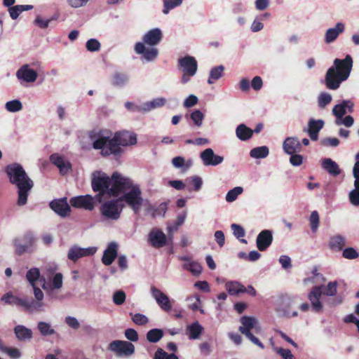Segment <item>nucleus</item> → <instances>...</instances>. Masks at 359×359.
I'll use <instances>...</instances> for the list:
<instances>
[{
    "instance_id": "nucleus-31",
    "label": "nucleus",
    "mask_w": 359,
    "mask_h": 359,
    "mask_svg": "<svg viewBox=\"0 0 359 359\" xmlns=\"http://www.w3.org/2000/svg\"><path fill=\"white\" fill-rule=\"evenodd\" d=\"M166 103V99L164 97H156L151 101L143 103L144 113L149 112L157 108L163 107Z\"/></svg>"
},
{
    "instance_id": "nucleus-13",
    "label": "nucleus",
    "mask_w": 359,
    "mask_h": 359,
    "mask_svg": "<svg viewBox=\"0 0 359 359\" xmlns=\"http://www.w3.org/2000/svg\"><path fill=\"white\" fill-rule=\"evenodd\" d=\"M109 350L117 357H130L135 353V346L128 341L114 340L109 344Z\"/></svg>"
},
{
    "instance_id": "nucleus-18",
    "label": "nucleus",
    "mask_w": 359,
    "mask_h": 359,
    "mask_svg": "<svg viewBox=\"0 0 359 359\" xmlns=\"http://www.w3.org/2000/svg\"><path fill=\"white\" fill-rule=\"evenodd\" d=\"M346 25L342 22H337L334 27L327 29L324 34V42L326 44L333 43L338 37L344 32Z\"/></svg>"
},
{
    "instance_id": "nucleus-60",
    "label": "nucleus",
    "mask_w": 359,
    "mask_h": 359,
    "mask_svg": "<svg viewBox=\"0 0 359 359\" xmlns=\"http://www.w3.org/2000/svg\"><path fill=\"white\" fill-rule=\"evenodd\" d=\"M342 255L348 259H353L358 257V252L353 248H346L343 250Z\"/></svg>"
},
{
    "instance_id": "nucleus-59",
    "label": "nucleus",
    "mask_w": 359,
    "mask_h": 359,
    "mask_svg": "<svg viewBox=\"0 0 359 359\" xmlns=\"http://www.w3.org/2000/svg\"><path fill=\"white\" fill-rule=\"evenodd\" d=\"M86 49L90 52H97L100 50L101 44L98 40L90 39L86 43Z\"/></svg>"
},
{
    "instance_id": "nucleus-27",
    "label": "nucleus",
    "mask_w": 359,
    "mask_h": 359,
    "mask_svg": "<svg viewBox=\"0 0 359 359\" xmlns=\"http://www.w3.org/2000/svg\"><path fill=\"white\" fill-rule=\"evenodd\" d=\"M324 121L321 119L316 120L311 118L308 123V128L304 131L308 133L312 140L316 141L318 138V133L324 126Z\"/></svg>"
},
{
    "instance_id": "nucleus-39",
    "label": "nucleus",
    "mask_w": 359,
    "mask_h": 359,
    "mask_svg": "<svg viewBox=\"0 0 359 359\" xmlns=\"http://www.w3.org/2000/svg\"><path fill=\"white\" fill-rule=\"evenodd\" d=\"M182 268L191 272L194 276H199L202 273L201 265L198 262L194 260L191 262L184 264L182 265Z\"/></svg>"
},
{
    "instance_id": "nucleus-24",
    "label": "nucleus",
    "mask_w": 359,
    "mask_h": 359,
    "mask_svg": "<svg viewBox=\"0 0 359 359\" xmlns=\"http://www.w3.org/2000/svg\"><path fill=\"white\" fill-rule=\"evenodd\" d=\"M272 241V231L268 229L263 230L258 234L257 237V248L260 251H264L271 245Z\"/></svg>"
},
{
    "instance_id": "nucleus-16",
    "label": "nucleus",
    "mask_w": 359,
    "mask_h": 359,
    "mask_svg": "<svg viewBox=\"0 0 359 359\" xmlns=\"http://www.w3.org/2000/svg\"><path fill=\"white\" fill-rule=\"evenodd\" d=\"M152 297L155 299L158 306L164 311L169 312L172 309V303L169 297L160 289L155 286L150 287Z\"/></svg>"
},
{
    "instance_id": "nucleus-51",
    "label": "nucleus",
    "mask_w": 359,
    "mask_h": 359,
    "mask_svg": "<svg viewBox=\"0 0 359 359\" xmlns=\"http://www.w3.org/2000/svg\"><path fill=\"white\" fill-rule=\"evenodd\" d=\"M128 77L123 74L116 73L111 79V83L116 86H123L127 83Z\"/></svg>"
},
{
    "instance_id": "nucleus-14",
    "label": "nucleus",
    "mask_w": 359,
    "mask_h": 359,
    "mask_svg": "<svg viewBox=\"0 0 359 359\" xmlns=\"http://www.w3.org/2000/svg\"><path fill=\"white\" fill-rule=\"evenodd\" d=\"M355 163L353 167V177L354 178V189L348 193V200L351 205L359 206V151L355 155Z\"/></svg>"
},
{
    "instance_id": "nucleus-3",
    "label": "nucleus",
    "mask_w": 359,
    "mask_h": 359,
    "mask_svg": "<svg viewBox=\"0 0 359 359\" xmlns=\"http://www.w3.org/2000/svg\"><path fill=\"white\" fill-rule=\"evenodd\" d=\"M5 172L8 177L9 182L17 189V204L19 206L25 205L34 187L33 180L27 175L22 165L18 163L8 165L5 168Z\"/></svg>"
},
{
    "instance_id": "nucleus-25",
    "label": "nucleus",
    "mask_w": 359,
    "mask_h": 359,
    "mask_svg": "<svg viewBox=\"0 0 359 359\" xmlns=\"http://www.w3.org/2000/svg\"><path fill=\"white\" fill-rule=\"evenodd\" d=\"M51 209L61 217H67L69 215L71 209L66 198L55 200L50 202Z\"/></svg>"
},
{
    "instance_id": "nucleus-22",
    "label": "nucleus",
    "mask_w": 359,
    "mask_h": 359,
    "mask_svg": "<svg viewBox=\"0 0 359 359\" xmlns=\"http://www.w3.org/2000/svg\"><path fill=\"white\" fill-rule=\"evenodd\" d=\"M50 162L55 165L61 175L67 174L72 169V165L69 161L58 154H53L50 156Z\"/></svg>"
},
{
    "instance_id": "nucleus-61",
    "label": "nucleus",
    "mask_w": 359,
    "mask_h": 359,
    "mask_svg": "<svg viewBox=\"0 0 359 359\" xmlns=\"http://www.w3.org/2000/svg\"><path fill=\"white\" fill-rule=\"evenodd\" d=\"M125 107L127 109L131 111L144 113L143 103L141 104H136L131 102H127L125 103Z\"/></svg>"
},
{
    "instance_id": "nucleus-5",
    "label": "nucleus",
    "mask_w": 359,
    "mask_h": 359,
    "mask_svg": "<svg viewBox=\"0 0 359 359\" xmlns=\"http://www.w3.org/2000/svg\"><path fill=\"white\" fill-rule=\"evenodd\" d=\"M337 281H330L326 285H321L314 286L308 294V299L311 302L313 310L316 313L322 312L323 304L320 300L323 295L332 297L326 303L329 306L333 307L342 304L344 299L341 296H337Z\"/></svg>"
},
{
    "instance_id": "nucleus-43",
    "label": "nucleus",
    "mask_w": 359,
    "mask_h": 359,
    "mask_svg": "<svg viewBox=\"0 0 359 359\" xmlns=\"http://www.w3.org/2000/svg\"><path fill=\"white\" fill-rule=\"evenodd\" d=\"M168 210V203L166 202L161 203L157 208L153 206V209L145 210L147 213L150 214L153 217H164Z\"/></svg>"
},
{
    "instance_id": "nucleus-57",
    "label": "nucleus",
    "mask_w": 359,
    "mask_h": 359,
    "mask_svg": "<svg viewBox=\"0 0 359 359\" xmlns=\"http://www.w3.org/2000/svg\"><path fill=\"white\" fill-rule=\"evenodd\" d=\"M273 351L278 353L283 359H295L294 356L289 349H285L280 347L273 346Z\"/></svg>"
},
{
    "instance_id": "nucleus-44",
    "label": "nucleus",
    "mask_w": 359,
    "mask_h": 359,
    "mask_svg": "<svg viewBox=\"0 0 359 359\" xmlns=\"http://www.w3.org/2000/svg\"><path fill=\"white\" fill-rule=\"evenodd\" d=\"M24 240L26 243L25 245L18 244L17 241L15 242L16 249L20 253L25 252L28 247L32 246L35 242V238L31 233H26L24 236Z\"/></svg>"
},
{
    "instance_id": "nucleus-34",
    "label": "nucleus",
    "mask_w": 359,
    "mask_h": 359,
    "mask_svg": "<svg viewBox=\"0 0 359 359\" xmlns=\"http://www.w3.org/2000/svg\"><path fill=\"white\" fill-rule=\"evenodd\" d=\"M225 288L230 295H237L243 293L244 285L238 281H228L225 284Z\"/></svg>"
},
{
    "instance_id": "nucleus-58",
    "label": "nucleus",
    "mask_w": 359,
    "mask_h": 359,
    "mask_svg": "<svg viewBox=\"0 0 359 359\" xmlns=\"http://www.w3.org/2000/svg\"><path fill=\"white\" fill-rule=\"evenodd\" d=\"M334 123L337 126L343 125L345 127L350 128L353 126L354 123V118H353V116L348 115L346 116H343L342 118H340L338 120H335Z\"/></svg>"
},
{
    "instance_id": "nucleus-10",
    "label": "nucleus",
    "mask_w": 359,
    "mask_h": 359,
    "mask_svg": "<svg viewBox=\"0 0 359 359\" xmlns=\"http://www.w3.org/2000/svg\"><path fill=\"white\" fill-rule=\"evenodd\" d=\"M123 207L121 198L112 199L104 202L100 206V211L106 220L116 221L120 218Z\"/></svg>"
},
{
    "instance_id": "nucleus-15",
    "label": "nucleus",
    "mask_w": 359,
    "mask_h": 359,
    "mask_svg": "<svg viewBox=\"0 0 359 359\" xmlns=\"http://www.w3.org/2000/svg\"><path fill=\"white\" fill-rule=\"evenodd\" d=\"M96 252V247L81 248L75 245L69 249L67 252V258L69 260L75 262L82 257L92 256Z\"/></svg>"
},
{
    "instance_id": "nucleus-7",
    "label": "nucleus",
    "mask_w": 359,
    "mask_h": 359,
    "mask_svg": "<svg viewBox=\"0 0 359 359\" xmlns=\"http://www.w3.org/2000/svg\"><path fill=\"white\" fill-rule=\"evenodd\" d=\"M121 193H124L123 196L120 198L121 201H125L135 213L138 214L142 207H144L145 210L153 209V205L149 201L142 198L140 187L133 185L130 180L128 186L121 190Z\"/></svg>"
},
{
    "instance_id": "nucleus-63",
    "label": "nucleus",
    "mask_w": 359,
    "mask_h": 359,
    "mask_svg": "<svg viewBox=\"0 0 359 359\" xmlns=\"http://www.w3.org/2000/svg\"><path fill=\"white\" fill-rule=\"evenodd\" d=\"M321 143L325 147H337L339 144V140L336 137H326L322 140Z\"/></svg>"
},
{
    "instance_id": "nucleus-40",
    "label": "nucleus",
    "mask_w": 359,
    "mask_h": 359,
    "mask_svg": "<svg viewBox=\"0 0 359 359\" xmlns=\"http://www.w3.org/2000/svg\"><path fill=\"white\" fill-rule=\"evenodd\" d=\"M172 164L175 168L187 170L192 165V161L191 160L186 161L182 156H176L172 158Z\"/></svg>"
},
{
    "instance_id": "nucleus-56",
    "label": "nucleus",
    "mask_w": 359,
    "mask_h": 359,
    "mask_svg": "<svg viewBox=\"0 0 359 359\" xmlns=\"http://www.w3.org/2000/svg\"><path fill=\"white\" fill-rule=\"evenodd\" d=\"M182 2V0H163L164 8L163 13L168 14L171 9L180 5Z\"/></svg>"
},
{
    "instance_id": "nucleus-32",
    "label": "nucleus",
    "mask_w": 359,
    "mask_h": 359,
    "mask_svg": "<svg viewBox=\"0 0 359 359\" xmlns=\"http://www.w3.org/2000/svg\"><path fill=\"white\" fill-rule=\"evenodd\" d=\"M236 135L239 140L246 141L252 137L253 130L245 124H240L236 129Z\"/></svg>"
},
{
    "instance_id": "nucleus-4",
    "label": "nucleus",
    "mask_w": 359,
    "mask_h": 359,
    "mask_svg": "<svg viewBox=\"0 0 359 359\" xmlns=\"http://www.w3.org/2000/svg\"><path fill=\"white\" fill-rule=\"evenodd\" d=\"M353 64V58L348 54L344 59L335 58L333 66L327 70L325 76L326 87L330 90L338 89L341 83L350 76Z\"/></svg>"
},
{
    "instance_id": "nucleus-8",
    "label": "nucleus",
    "mask_w": 359,
    "mask_h": 359,
    "mask_svg": "<svg viewBox=\"0 0 359 359\" xmlns=\"http://www.w3.org/2000/svg\"><path fill=\"white\" fill-rule=\"evenodd\" d=\"M240 322L241 325L238 330L252 343L263 349L264 348L263 344L254 335V334H258L262 332V327L258 320L253 316H243L241 318Z\"/></svg>"
},
{
    "instance_id": "nucleus-19",
    "label": "nucleus",
    "mask_w": 359,
    "mask_h": 359,
    "mask_svg": "<svg viewBox=\"0 0 359 359\" xmlns=\"http://www.w3.org/2000/svg\"><path fill=\"white\" fill-rule=\"evenodd\" d=\"M201 160L205 166H217L224 161V157L215 154L211 148H207L200 154Z\"/></svg>"
},
{
    "instance_id": "nucleus-20",
    "label": "nucleus",
    "mask_w": 359,
    "mask_h": 359,
    "mask_svg": "<svg viewBox=\"0 0 359 359\" xmlns=\"http://www.w3.org/2000/svg\"><path fill=\"white\" fill-rule=\"evenodd\" d=\"M148 241L152 247L160 248L166 245L167 236L160 229L153 228L148 235Z\"/></svg>"
},
{
    "instance_id": "nucleus-54",
    "label": "nucleus",
    "mask_w": 359,
    "mask_h": 359,
    "mask_svg": "<svg viewBox=\"0 0 359 359\" xmlns=\"http://www.w3.org/2000/svg\"><path fill=\"white\" fill-rule=\"evenodd\" d=\"M126 299V294L123 290H117L113 294L112 299L113 302L117 305H122Z\"/></svg>"
},
{
    "instance_id": "nucleus-35",
    "label": "nucleus",
    "mask_w": 359,
    "mask_h": 359,
    "mask_svg": "<svg viewBox=\"0 0 359 359\" xmlns=\"http://www.w3.org/2000/svg\"><path fill=\"white\" fill-rule=\"evenodd\" d=\"M186 301L189 302V308L191 310L194 311L198 310L201 313H205L202 309L201 298L198 294L187 297Z\"/></svg>"
},
{
    "instance_id": "nucleus-53",
    "label": "nucleus",
    "mask_w": 359,
    "mask_h": 359,
    "mask_svg": "<svg viewBox=\"0 0 359 359\" xmlns=\"http://www.w3.org/2000/svg\"><path fill=\"white\" fill-rule=\"evenodd\" d=\"M154 359H178L175 353L168 354L163 349L159 348L156 350Z\"/></svg>"
},
{
    "instance_id": "nucleus-30",
    "label": "nucleus",
    "mask_w": 359,
    "mask_h": 359,
    "mask_svg": "<svg viewBox=\"0 0 359 359\" xmlns=\"http://www.w3.org/2000/svg\"><path fill=\"white\" fill-rule=\"evenodd\" d=\"M345 245L346 238L342 235L337 234L330 238L329 247L333 251H341Z\"/></svg>"
},
{
    "instance_id": "nucleus-1",
    "label": "nucleus",
    "mask_w": 359,
    "mask_h": 359,
    "mask_svg": "<svg viewBox=\"0 0 359 359\" xmlns=\"http://www.w3.org/2000/svg\"><path fill=\"white\" fill-rule=\"evenodd\" d=\"M90 137L93 149L100 150L103 156L119 154L121 151V146L128 147L137 143V135L128 131L116 133L113 137L109 133H99L96 136Z\"/></svg>"
},
{
    "instance_id": "nucleus-47",
    "label": "nucleus",
    "mask_w": 359,
    "mask_h": 359,
    "mask_svg": "<svg viewBox=\"0 0 359 359\" xmlns=\"http://www.w3.org/2000/svg\"><path fill=\"white\" fill-rule=\"evenodd\" d=\"M243 192V189L241 187H236L229 190L226 194L225 199L229 203L235 201L238 196Z\"/></svg>"
},
{
    "instance_id": "nucleus-52",
    "label": "nucleus",
    "mask_w": 359,
    "mask_h": 359,
    "mask_svg": "<svg viewBox=\"0 0 359 359\" xmlns=\"http://www.w3.org/2000/svg\"><path fill=\"white\" fill-rule=\"evenodd\" d=\"M133 322L137 325H144L149 323V318L142 313H130Z\"/></svg>"
},
{
    "instance_id": "nucleus-64",
    "label": "nucleus",
    "mask_w": 359,
    "mask_h": 359,
    "mask_svg": "<svg viewBox=\"0 0 359 359\" xmlns=\"http://www.w3.org/2000/svg\"><path fill=\"white\" fill-rule=\"evenodd\" d=\"M4 351L10 358L13 359H18L21 356V353L19 349L13 347H7Z\"/></svg>"
},
{
    "instance_id": "nucleus-21",
    "label": "nucleus",
    "mask_w": 359,
    "mask_h": 359,
    "mask_svg": "<svg viewBox=\"0 0 359 359\" xmlns=\"http://www.w3.org/2000/svg\"><path fill=\"white\" fill-rule=\"evenodd\" d=\"M354 103L350 100H344L340 103L337 104L332 109V114L335 116V120L342 118L347 112L353 111Z\"/></svg>"
},
{
    "instance_id": "nucleus-42",
    "label": "nucleus",
    "mask_w": 359,
    "mask_h": 359,
    "mask_svg": "<svg viewBox=\"0 0 359 359\" xmlns=\"http://www.w3.org/2000/svg\"><path fill=\"white\" fill-rule=\"evenodd\" d=\"M42 277L38 268L30 269L26 274V278L32 286L36 285V281L38 280L41 281Z\"/></svg>"
},
{
    "instance_id": "nucleus-55",
    "label": "nucleus",
    "mask_w": 359,
    "mask_h": 359,
    "mask_svg": "<svg viewBox=\"0 0 359 359\" xmlns=\"http://www.w3.org/2000/svg\"><path fill=\"white\" fill-rule=\"evenodd\" d=\"M190 116L196 126L198 127H201L202 126L204 114L201 111L198 109L194 110L191 112Z\"/></svg>"
},
{
    "instance_id": "nucleus-62",
    "label": "nucleus",
    "mask_w": 359,
    "mask_h": 359,
    "mask_svg": "<svg viewBox=\"0 0 359 359\" xmlns=\"http://www.w3.org/2000/svg\"><path fill=\"white\" fill-rule=\"evenodd\" d=\"M231 228L237 238H243L245 234L244 229L238 224H232Z\"/></svg>"
},
{
    "instance_id": "nucleus-41",
    "label": "nucleus",
    "mask_w": 359,
    "mask_h": 359,
    "mask_svg": "<svg viewBox=\"0 0 359 359\" xmlns=\"http://www.w3.org/2000/svg\"><path fill=\"white\" fill-rule=\"evenodd\" d=\"M269 154V149L266 146H261L250 150V156L253 158H264Z\"/></svg>"
},
{
    "instance_id": "nucleus-33",
    "label": "nucleus",
    "mask_w": 359,
    "mask_h": 359,
    "mask_svg": "<svg viewBox=\"0 0 359 359\" xmlns=\"http://www.w3.org/2000/svg\"><path fill=\"white\" fill-rule=\"evenodd\" d=\"M14 332L17 338L20 341L29 340L32 338V330L23 325H17Z\"/></svg>"
},
{
    "instance_id": "nucleus-23",
    "label": "nucleus",
    "mask_w": 359,
    "mask_h": 359,
    "mask_svg": "<svg viewBox=\"0 0 359 359\" xmlns=\"http://www.w3.org/2000/svg\"><path fill=\"white\" fill-rule=\"evenodd\" d=\"M283 149L287 154H294L301 152L302 147L297 137H287L283 142Z\"/></svg>"
},
{
    "instance_id": "nucleus-50",
    "label": "nucleus",
    "mask_w": 359,
    "mask_h": 359,
    "mask_svg": "<svg viewBox=\"0 0 359 359\" xmlns=\"http://www.w3.org/2000/svg\"><path fill=\"white\" fill-rule=\"evenodd\" d=\"M309 224L311 231L313 232H316L318 230L320 224L319 214L316 210L311 212L309 217Z\"/></svg>"
},
{
    "instance_id": "nucleus-38",
    "label": "nucleus",
    "mask_w": 359,
    "mask_h": 359,
    "mask_svg": "<svg viewBox=\"0 0 359 359\" xmlns=\"http://www.w3.org/2000/svg\"><path fill=\"white\" fill-rule=\"evenodd\" d=\"M224 67L223 65H219L212 67L210 71L208 83L209 84H213L216 81L222 77L224 74Z\"/></svg>"
},
{
    "instance_id": "nucleus-2",
    "label": "nucleus",
    "mask_w": 359,
    "mask_h": 359,
    "mask_svg": "<svg viewBox=\"0 0 359 359\" xmlns=\"http://www.w3.org/2000/svg\"><path fill=\"white\" fill-rule=\"evenodd\" d=\"M129 184V179L123 177L118 172H114L109 177L101 170H95L91 174V186L94 191L99 192L95 196L99 201L104 193L116 196L121 191Z\"/></svg>"
},
{
    "instance_id": "nucleus-17",
    "label": "nucleus",
    "mask_w": 359,
    "mask_h": 359,
    "mask_svg": "<svg viewBox=\"0 0 359 359\" xmlns=\"http://www.w3.org/2000/svg\"><path fill=\"white\" fill-rule=\"evenodd\" d=\"M98 201L95 196L90 195L79 196L70 199L72 206L76 208H83L88 210H92L95 208V202Z\"/></svg>"
},
{
    "instance_id": "nucleus-26",
    "label": "nucleus",
    "mask_w": 359,
    "mask_h": 359,
    "mask_svg": "<svg viewBox=\"0 0 359 359\" xmlns=\"http://www.w3.org/2000/svg\"><path fill=\"white\" fill-rule=\"evenodd\" d=\"M117 255L118 244L116 242H111L104 251L102 262L104 265L109 266L113 263Z\"/></svg>"
},
{
    "instance_id": "nucleus-12",
    "label": "nucleus",
    "mask_w": 359,
    "mask_h": 359,
    "mask_svg": "<svg viewBox=\"0 0 359 359\" xmlns=\"http://www.w3.org/2000/svg\"><path fill=\"white\" fill-rule=\"evenodd\" d=\"M15 76L21 85H25L35 83L39 77V74L30 64H23L16 71Z\"/></svg>"
},
{
    "instance_id": "nucleus-28",
    "label": "nucleus",
    "mask_w": 359,
    "mask_h": 359,
    "mask_svg": "<svg viewBox=\"0 0 359 359\" xmlns=\"http://www.w3.org/2000/svg\"><path fill=\"white\" fill-rule=\"evenodd\" d=\"M203 330V327L198 321H196L187 326L186 334L189 339L195 340L200 338Z\"/></svg>"
},
{
    "instance_id": "nucleus-48",
    "label": "nucleus",
    "mask_w": 359,
    "mask_h": 359,
    "mask_svg": "<svg viewBox=\"0 0 359 359\" xmlns=\"http://www.w3.org/2000/svg\"><path fill=\"white\" fill-rule=\"evenodd\" d=\"M45 304L43 301L32 300L28 302L27 310L30 312L44 311Z\"/></svg>"
},
{
    "instance_id": "nucleus-45",
    "label": "nucleus",
    "mask_w": 359,
    "mask_h": 359,
    "mask_svg": "<svg viewBox=\"0 0 359 359\" xmlns=\"http://www.w3.org/2000/svg\"><path fill=\"white\" fill-rule=\"evenodd\" d=\"M163 337V331L161 329H151L147 333V339L151 343L158 342Z\"/></svg>"
},
{
    "instance_id": "nucleus-9",
    "label": "nucleus",
    "mask_w": 359,
    "mask_h": 359,
    "mask_svg": "<svg viewBox=\"0 0 359 359\" xmlns=\"http://www.w3.org/2000/svg\"><path fill=\"white\" fill-rule=\"evenodd\" d=\"M56 271L57 266L55 265L46 266L44 276L41 279L42 288L48 293L62 287L63 275Z\"/></svg>"
},
{
    "instance_id": "nucleus-6",
    "label": "nucleus",
    "mask_w": 359,
    "mask_h": 359,
    "mask_svg": "<svg viewBox=\"0 0 359 359\" xmlns=\"http://www.w3.org/2000/svg\"><path fill=\"white\" fill-rule=\"evenodd\" d=\"M163 34L159 28H154L147 32L143 37V42H137L135 51L141 55L147 62L154 60L158 55V50L154 46L160 43Z\"/></svg>"
},
{
    "instance_id": "nucleus-37",
    "label": "nucleus",
    "mask_w": 359,
    "mask_h": 359,
    "mask_svg": "<svg viewBox=\"0 0 359 359\" xmlns=\"http://www.w3.org/2000/svg\"><path fill=\"white\" fill-rule=\"evenodd\" d=\"M32 5H16L14 6L9 7L8 13L10 14L11 18L13 20H15L18 18L21 13H22L23 11L32 10Z\"/></svg>"
},
{
    "instance_id": "nucleus-36",
    "label": "nucleus",
    "mask_w": 359,
    "mask_h": 359,
    "mask_svg": "<svg viewBox=\"0 0 359 359\" xmlns=\"http://www.w3.org/2000/svg\"><path fill=\"white\" fill-rule=\"evenodd\" d=\"M37 329L42 336L47 337L53 335L55 330L52 325L46 321H39L37 324Z\"/></svg>"
},
{
    "instance_id": "nucleus-49",
    "label": "nucleus",
    "mask_w": 359,
    "mask_h": 359,
    "mask_svg": "<svg viewBox=\"0 0 359 359\" xmlns=\"http://www.w3.org/2000/svg\"><path fill=\"white\" fill-rule=\"evenodd\" d=\"M5 108L9 112H18L22 110V104L19 100H13L7 102Z\"/></svg>"
},
{
    "instance_id": "nucleus-46",
    "label": "nucleus",
    "mask_w": 359,
    "mask_h": 359,
    "mask_svg": "<svg viewBox=\"0 0 359 359\" xmlns=\"http://www.w3.org/2000/svg\"><path fill=\"white\" fill-rule=\"evenodd\" d=\"M332 100V97L330 93L322 92L318 97V106L321 109H324L331 103Z\"/></svg>"
},
{
    "instance_id": "nucleus-11",
    "label": "nucleus",
    "mask_w": 359,
    "mask_h": 359,
    "mask_svg": "<svg viewBox=\"0 0 359 359\" xmlns=\"http://www.w3.org/2000/svg\"><path fill=\"white\" fill-rule=\"evenodd\" d=\"M178 64L182 73L180 83L183 85L187 84L190 81L191 77L195 76L197 72V61L195 57L187 55L180 58Z\"/></svg>"
},
{
    "instance_id": "nucleus-29",
    "label": "nucleus",
    "mask_w": 359,
    "mask_h": 359,
    "mask_svg": "<svg viewBox=\"0 0 359 359\" xmlns=\"http://www.w3.org/2000/svg\"><path fill=\"white\" fill-rule=\"evenodd\" d=\"M322 168L332 176H337L341 173L338 164L329 158L323 159Z\"/></svg>"
}]
</instances>
